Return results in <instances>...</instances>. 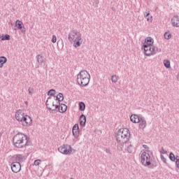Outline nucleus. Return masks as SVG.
Segmentation results:
<instances>
[{
  "label": "nucleus",
  "mask_w": 179,
  "mask_h": 179,
  "mask_svg": "<svg viewBox=\"0 0 179 179\" xmlns=\"http://www.w3.org/2000/svg\"><path fill=\"white\" fill-rule=\"evenodd\" d=\"M138 124L140 129H145V128H146V120L143 117L140 119Z\"/></svg>",
  "instance_id": "obj_17"
},
{
  "label": "nucleus",
  "mask_w": 179,
  "mask_h": 179,
  "mask_svg": "<svg viewBox=\"0 0 179 179\" xmlns=\"http://www.w3.org/2000/svg\"><path fill=\"white\" fill-rule=\"evenodd\" d=\"M55 94H57V92H55V90H50L48 92V96H50V97H52V96H55Z\"/></svg>",
  "instance_id": "obj_25"
},
{
  "label": "nucleus",
  "mask_w": 179,
  "mask_h": 179,
  "mask_svg": "<svg viewBox=\"0 0 179 179\" xmlns=\"http://www.w3.org/2000/svg\"><path fill=\"white\" fill-rule=\"evenodd\" d=\"M28 92L30 94H33L34 93V87H30L29 89H28Z\"/></svg>",
  "instance_id": "obj_32"
},
{
  "label": "nucleus",
  "mask_w": 179,
  "mask_h": 179,
  "mask_svg": "<svg viewBox=\"0 0 179 179\" xmlns=\"http://www.w3.org/2000/svg\"><path fill=\"white\" fill-rule=\"evenodd\" d=\"M52 43H53L54 44H55V43H57V36L54 35L52 36Z\"/></svg>",
  "instance_id": "obj_34"
},
{
  "label": "nucleus",
  "mask_w": 179,
  "mask_h": 179,
  "mask_svg": "<svg viewBox=\"0 0 179 179\" xmlns=\"http://www.w3.org/2000/svg\"><path fill=\"white\" fill-rule=\"evenodd\" d=\"M144 17H145L147 22H148V23H152V22H153V16H152V15H150V12L149 11H146L144 14Z\"/></svg>",
  "instance_id": "obj_16"
},
{
  "label": "nucleus",
  "mask_w": 179,
  "mask_h": 179,
  "mask_svg": "<svg viewBox=\"0 0 179 179\" xmlns=\"http://www.w3.org/2000/svg\"><path fill=\"white\" fill-rule=\"evenodd\" d=\"M57 108H58L59 113H64L66 111V110H68V106H66V105L64 103H62L57 107Z\"/></svg>",
  "instance_id": "obj_18"
},
{
  "label": "nucleus",
  "mask_w": 179,
  "mask_h": 179,
  "mask_svg": "<svg viewBox=\"0 0 179 179\" xmlns=\"http://www.w3.org/2000/svg\"><path fill=\"white\" fill-rule=\"evenodd\" d=\"M171 24L173 27H179V17L176 15L171 19Z\"/></svg>",
  "instance_id": "obj_14"
},
{
  "label": "nucleus",
  "mask_w": 179,
  "mask_h": 179,
  "mask_svg": "<svg viewBox=\"0 0 179 179\" xmlns=\"http://www.w3.org/2000/svg\"><path fill=\"white\" fill-rule=\"evenodd\" d=\"M141 118L142 117H139V115L135 114L130 116V120L131 122H133V124H139Z\"/></svg>",
  "instance_id": "obj_13"
},
{
  "label": "nucleus",
  "mask_w": 179,
  "mask_h": 179,
  "mask_svg": "<svg viewBox=\"0 0 179 179\" xmlns=\"http://www.w3.org/2000/svg\"><path fill=\"white\" fill-rule=\"evenodd\" d=\"M111 80L113 83H117L118 82V76L117 75L112 76Z\"/></svg>",
  "instance_id": "obj_27"
},
{
  "label": "nucleus",
  "mask_w": 179,
  "mask_h": 179,
  "mask_svg": "<svg viewBox=\"0 0 179 179\" xmlns=\"http://www.w3.org/2000/svg\"><path fill=\"white\" fill-rule=\"evenodd\" d=\"M72 132L75 138H78V136H79V125H78V124L73 125Z\"/></svg>",
  "instance_id": "obj_15"
},
{
  "label": "nucleus",
  "mask_w": 179,
  "mask_h": 179,
  "mask_svg": "<svg viewBox=\"0 0 179 179\" xmlns=\"http://www.w3.org/2000/svg\"><path fill=\"white\" fill-rule=\"evenodd\" d=\"M127 150L129 153H132L134 150V147H132V145L129 146L127 148Z\"/></svg>",
  "instance_id": "obj_33"
},
{
  "label": "nucleus",
  "mask_w": 179,
  "mask_h": 179,
  "mask_svg": "<svg viewBox=\"0 0 179 179\" xmlns=\"http://www.w3.org/2000/svg\"><path fill=\"white\" fill-rule=\"evenodd\" d=\"M143 48L144 54L148 57H150V55H155V54H156L155 46H143Z\"/></svg>",
  "instance_id": "obj_9"
},
{
  "label": "nucleus",
  "mask_w": 179,
  "mask_h": 179,
  "mask_svg": "<svg viewBox=\"0 0 179 179\" xmlns=\"http://www.w3.org/2000/svg\"><path fill=\"white\" fill-rule=\"evenodd\" d=\"M169 159L171 162H176V160H177V158H176V155H174L173 152L170 153Z\"/></svg>",
  "instance_id": "obj_26"
},
{
  "label": "nucleus",
  "mask_w": 179,
  "mask_h": 179,
  "mask_svg": "<svg viewBox=\"0 0 179 179\" xmlns=\"http://www.w3.org/2000/svg\"><path fill=\"white\" fill-rule=\"evenodd\" d=\"M161 159H162L163 162H166V159H164V157L163 155L161 156Z\"/></svg>",
  "instance_id": "obj_37"
},
{
  "label": "nucleus",
  "mask_w": 179,
  "mask_h": 179,
  "mask_svg": "<svg viewBox=\"0 0 179 179\" xmlns=\"http://www.w3.org/2000/svg\"><path fill=\"white\" fill-rule=\"evenodd\" d=\"M13 143L15 148L22 149V148H26L29 143V137L23 133H18L13 136Z\"/></svg>",
  "instance_id": "obj_2"
},
{
  "label": "nucleus",
  "mask_w": 179,
  "mask_h": 179,
  "mask_svg": "<svg viewBox=\"0 0 179 179\" xmlns=\"http://www.w3.org/2000/svg\"><path fill=\"white\" fill-rule=\"evenodd\" d=\"M15 117L18 122H20L22 127L29 128V127H31V125H33V119L30 115L24 113V110H17L15 114Z\"/></svg>",
  "instance_id": "obj_1"
},
{
  "label": "nucleus",
  "mask_w": 179,
  "mask_h": 179,
  "mask_svg": "<svg viewBox=\"0 0 179 179\" xmlns=\"http://www.w3.org/2000/svg\"><path fill=\"white\" fill-rule=\"evenodd\" d=\"M85 108H86V105H85V103L80 102L79 103V110H80V111H85Z\"/></svg>",
  "instance_id": "obj_23"
},
{
  "label": "nucleus",
  "mask_w": 179,
  "mask_h": 179,
  "mask_svg": "<svg viewBox=\"0 0 179 179\" xmlns=\"http://www.w3.org/2000/svg\"><path fill=\"white\" fill-rule=\"evenodd\" d=\"M129 130L127 128L119 129L116 134V140L120 143H125L129 140Z\"/></svg>",
  "instance_id": "obj_5"
},
{
  "label": "nucleus",
  "mask_w": 179,
  "mask_h": 179,
  "mask_svg": "<svg viewBox=\"0 0 179 179\" xmlns=\"http://www.w3.org/2000/svg\"><path fill=\"white\" fill-rule=\"evenodd\" d=\"M159 152L161 155H166V153H167V151L164 150V148H162Z\"/></svg>",
  "instance_id": "obj_36"
},
{
  "label": "nucleus",
  "mask_w": 179,
  "mask_h": 179,
  "mask_svg": "<svg viewBox=\"0 0 179 179\" xmlns=\"http://www.w3.org/2000/svg\"><path fill=\"white\" fill-rule=\"evenodd\" d=\"M6 61H8L6 57H0V68H2L4 64H6Z\"/></svg>",
  "instance_id": "obj_21"
},
{
  "label": "nucleus",
  "mask_w": 179,
  "mask_h": 179,
  "mask_svg": "<svg viewBox=\"0 0 179 179\" xmlns=\"http://www.w3.org/2000/svg\"><path fill=\"white\" fill-rule=\"evenodd\" d=\"M11 170L13 173H19L22 170V165L19 162H13L11 164Z\"/></svg>",
  "instance_id": "obj_10"
},
{
  "label": "nucleus",
  "mask_w": 179,
  "mask_h": 179,
  "mask_svg": "<svg viewBox=\"0 0 179 179\" xmlns=\"http://www.w3.org/2000/svg\"><path fill=\"white\" fill-rule=\"evenodd\" d=\"M153 43H155V41L152 39V37L149 36L147 37L145 39L143 47H149V46H153Z\"/></svg>",
  "instance_id": "obj_11"
},
{
  "label": "nucleus",
  "mask_w": 179,
  "mask_h": 179,
  "mask_svg": "<svg viewBox=\"0 0 179 179\" xmlns=\"http://www.w3.org/2000/svg\"><path fill=\"white\" fill-rule=\"evenodd\" d=\"M176 166L177 169H178V170H179V158H178V157H176Z\"/></svg>",
  "instance_id": "obj_35"
},
{
  "label": "nucleus",
  "mask_w": 179,
  "mask_h": 179,
  "mask_svg": "<svg viewBox=\"0 0 179 179\" xmlns=\"http://www.w3.org/2000/svg\"><path fill=\"white\" fill-rule=\"evenodd\" d=\"M0 40L5 41V40H10V36L8 34L0 36Z\"/></svg>",
  "instance_id": "obj_24"
},
{
  "label": "nucleus",
  "mask_w": 179,
  "mask_h": 179,
  "mask_svg": "<svg viewBox=\"0 0 179 179\" xmlns=\"http://www.w3.org/2000/svg\"><path fill=\"white\" fill-rule=\"evenodd\" d=\"M13 160H15V162L20 163L23 162V156L22 155H17L16 157H13Z\"/></svg>",
  "instance_id": "obj_20"
},
{
  "label": "nucleus",
  "mask_w": 179,
  "mask_h": 179,
  "mask_svg": "<svg viewBox=\"0 0 179 179\" xmlns=\"http://www.w3.org/2000/svg\"><path fill=\"white\" fill-rule=\"evenodd\" d=\"M55 99L59 103V101H62L64 100V95L62 94H59L55 96Z\"/></svg>",
  "instance_id": "obj_22"
},
{
  "label": "nucleus",
  "mask_w": 179,
  "mask_h": 179,
  "mask_svg": "<svg viewBox=\"0 0 179 179\" xmlns=\"http://www.w3.org/2000/svg\"><path fill=\"white\" fill-rule=\"evenodd\" d=\"M0 138H1V134H0Z\"/></svg>",
  "instance_id": "obj_38"
},
{
  "label": "nucleus",
  "mask_w": 179,
  "mask_h": 179,
  "mask_svg": "<svg viewBox=\"0 0 179 179\" xmlns=\"http://www.w3.org/2000/svg\"><path fill=\"white\" fill-rule=\"evenodd\" d=\"M164 65L166 68H170V60H164Z\"/></svg>",
  "instance_id": "obj_30"
},
{
  "label": "nucleus",
  "mask_w": 179,
  "mask_h": 179,
  "mask_svg": "<svg viewBox=\"0 0 179 179\" xmlns=\"http://www.w3.org/2000/svg\"><path fill=\"white\" fill-rule=\"evenodd\" d=\"M58 100L55 98V96H49L46 101V107L48 110H57L58 108L59 105Z\"/></svg>",
  "instance_id": "obj_6"
},
{
  "label": "nucleus",
  "mask_w": 179,
  "mask_h": 179,
  "mask_svg": "<svg viewBox=\"0 0 179 179\" xmlns=\"http://www.w3.org/2000/svg\"><path fill=\"white\" fill-rule=\"evenodd\" d=\"M140 160L143 166H148L152 164V158H150V155L145 151L141 152L140 155Z\"/></svg>",
  "instance_id": "obj_7"
},
{
  "label": "nucleus",
  "mask_w": 179,
  "mask_h": 179,
  "mask_svg": "<svg viewBox=\"0 0 179 179\" xmlns=\"http://www.w3.org/2000/svg\"><path fill=\"white\" fill-rule=\"evenodd\" d=\"M79 121L80 125L81 127H85L86 125V116H85V115H81Z\"/></svg>",
  "instance_id": "obj_19"
},
{
  "label": "nucleus",
  "mask_w": 179,
  "mask_h": 179,
  "mask_svg": "<svg viewBox=\"0 0 179 179\" xmlns=\"http://www.w3.org/2000/svg\"><path fill=\"white\" fill-rule=\"evenodd\" d=\"M58 150L62 155H71L72 153V147L69 145H63L58 148Z\"/></svg>",
  "instance_id": "obj_8"
},
{
  "label": "nucleus",
  "mask_w": 179,
  "mask_h": 179,
  "mask_svg": "<svg viewBox=\"0 0 179 179\" xmlns=\"http://www.w3.org/2000/svg\"><path fill=\"white\" fill-rule=\"evenodd\" d=\"M15 26L16 27H17V29L21 30L22 33H26V28L24 27V26H23V22L22 21L17 20L15 22Z\"/></svg>",
  "instance_id": "obj_12"
},
{
  "label": "nucleus",
  "mask_w": 179,
  "mask_h": 179,
  "mask_svg": "<svg viewBox=\"0 0 179 179\" xmlns=\"http://www.w3.org/2000/svg\"><path fill=\"white\" fill-rule=\"evenodd\" d=\"M164 38H166V40H170V38H171V34L170 32H166L164 34Z\"/></svg>",
  "instance_id": "obj_28"
},
{
  "label": "nucleus",
  "mask_w": 179,
  "mask_h": 179,
  "mask_svg": "<svg viewBox=\"0 0 179 179\" xmlns=\"http://www.w3.org/2000/svg\"><path fill=\"white\" fill-rule=\"evenodd\" d=\"M36 59H37V62H38V64H43V62H44L43 60V56H41V55H38L36 57Z\"/></svg>",
  "instance_id": "obj_29"
},
{
  "label": "nucleus",
  "mask_w": 179,
  "mask_h": 179,
  "mask_svg": "<svg viewBox=\"0 0 179 179\" xmlns=\"http://www.w3.org/2000/svg\"><path fill=\"white\" fill-rule=\"evenodd\" d=\"M69 41L73 44L75 48L80 47L82 43H83V40H82V34L76 31L71 32L69 35Z\"/></svg>",
  "instance_id": "obj_3"
},
{
  "label": "nucleus",
  "mask_w": 179,
  "mask_h": 179,
  "mask_svg": "<svg viewBox=\"0 0 179 179\" xmlns=\"http://www.w3.org/2000/svg\"><path fill=\"white\" fill-rule=\"evenodd\" d=\"M41 159H36L34 162V166H36V167L38 166L40 164H41Z\"/></svg>",
  "instance_id": "obj_31"
},
{
  "label": "nucleus",
  "mask_w": 179,
  "mask_h": 179,
  "mask_svg": "<svg viewBox=\"0 0 179 179\" xmlns=\"http://www.w3.org/2000/svg\"><path fill=\"white\" fill-rule=\"evenodd\" d=\"M90 82V74L86 71H80L77 76V83L80 86H87Z\"/></svg>",
  "instance_id": "obj_4"
}]
</instances>
